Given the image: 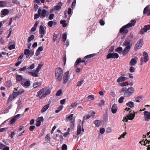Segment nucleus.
Segmentation results:
<instances>
[{"label":"nucleus","mask_w":150,"mask_h":150,"mask_svg":"<svg viewBox=\"0 0 150 150\" xmlns=\"http://www.w3.org/2000/svg\"><path fill=\"white\" fill-rule=\"evenodd\" d=\"M136 23V21L135 20H132L129 23L123 26L120 29V32L122 33L123 34H127L128 32V30L127 29L134 26Z\"/></svg>","instance_id":"nucleus-1"},{"label":"nucleus","mask_w":150,"mask_h":150,"mask_svg":"<svg viewBox=\"0 0 150 150\" xmlns=\"http://www.w3.org/2000/svg\"><path fill=\"white\" fill-rule=\"evenodd\" d=\"M51 91L49 88H43L40 90L38 92V96L40 98L45 97L47 95L49 94Z\"/></svg>","instance_id":"nucleus-2"},{"label":"nucleus","mask_w":150,"mask_h":150,"mask_svg":"<svg viewBox=\"0 0 150 150\" xmlns=\"http://www.w3.org/2000/svg\"><path fill=\"white\" fill-rule=\"evenodd\" d=\"M55 73V78L58 81H60L62 79L63 74L62 69L60 68H58L56 69Z\"/></svg>","instance_id":"nucleus-3"},{"label":"nucleus","mask_w":150,"mask_h":150,"mask_svg":"<svg viewBox=\"0 0 150 150\" xmlns=\"http://www.w3.org/2000/svg\"><path fill=\"white\" fill-rule=\"evenodd\" d=\"M28 49H25L24 50V54L26 56V57L28 58L29 56L32 57L34 54V51L30 47Z\"/></svg>","instance_id":"nucleus-4"},{"label":"nucleus","mask_w":150,"mask_h":150,"mask_svg":"<svg viewBox=\"0 0 150 150\" xmlns=\"http://www.w3.org/2000/svg\"><path fill=\"white\" fill-rule=\"evenodd\" d=\"M143 56L144 57H142L140 59L141 65H142L144 62H146L149 59V56L147 52H143Z\"/></svg>","instance_id":"nucleus-5"},{"label":"nucleus","mask_w":150,"mask_h":150,"mask_svg":"<svg viewBox=\"0 0 150 150\" xmlns=\"http://www.w3.org/2000/svg\"><path fill=\"white\" fill-rule=\"evenodd\" d=\"M134 89L132 87H130L128 88L126 91L124 93H123L125 96L128 97L131 96L134 93Z\"/></svg>","instance_id":"nucleus-6"},{"label":"nucleus","mask_w":150,"mask_h":150,"mask_svg":"<svg viewBox=\"0 0 150 150\" xmlns=\"http://www.w3.org/2000/svg\"><path fill=\"white\" fill-rule=\"evenodd\" d=\"M45 27H44L42 25H40L39 30V33L40 34V37L41 38H43V36L46 34V31Z\"/></svg>","instance_id":"nucleus-7"},{"label":"nucleus","mask_w":150,"mask_h":150,"mask_svg":"<svg viewBox=\"0 0 150 150\" xmlns=\"http://www.w3.org/2000/svg\"><path fill=\"white\" fill-rule=\"evenodd\" d=\"M30 84V81L29 80H24L22 81L21 83V85L25 88H29Z\"/></svg>","instance_id":"nucleus-8"},{"label":"nucleus","mask_w":150,"mask_h":150,"mask_svg":"<svg viewBox=\"0 0 150 150\" xmlns=\"http://www.w3.org/2000/svg\"><path fill=\"white\" fill-rule=\"evenodd\" d=\"M144 118L145 121L148 122L150 120V112L145 111L143 112Z\"/></svg>","instance_id":"nucleus-9"},{"label":"nucleus","mask_w":150,"mask_h":150,"mask_svg":"<svg viewBox=\"0 0 150 150\" xmlns=\"http://www.w3.org/2000/svg\"><path fill=\"white\" fill-rule=\"evenodd\" d=\"M87 61H85L83 59H81V58H79L77 59L74 65V67L75 68L77 67V65L81 62L84 63L85 65H86Z\"/></svg>","instance_id":"nucleus-10"},{"label":"nucleus","mask_w":150,"mask_h":150,"mask_svg":"<svg viewBox=\"0 0 150 150\" xmlns=\"http://www.w3.org/2000/svg\"><path fill=\"white\" fill-rule=\"evenodd\" d=\"M49 14V12L45 9L41 10L40 14V17L41 18H44L46 16H48Z\"/></svg>","instance_id":"nucleus-11"},{"label":"nucleus","mask_w":150,"mask_h":150,"mask_svg":"<svg viewBox=\"0 0 150 150\" xmlns=\"http://www.w3.org/2000/svg\"><path fill=\"white\" fill-rule=\"evenodd\" d=\"M119 57V55L117 53H109L107 56V58L108 59L113 58H117Z\"/></svg>","instance_id":"nucleus-12"},{"label":"nucleus","mask_w":150,"mask_h":150,"mask_svg":"<svg viewBox=\"0 0 150 150\" xmlns=\"http://www.w3.org/2000/svg\"><path fill=\"white\" fill-rule=\"evenodd\" d=\"M69 71H67V72L64 73V75L63 77V83L65 84L68 81V78H69Z\"/></svg>","instance_id":"nucleus-13"},{"label":"nucleus","mask_w":150,"mask_h":150,"mask_svg":"<svg viewBox=\"0 0 150 150\" xmlns=\"http://www.w3.org/2000/svg\"><path fill=\"white\" fill-rule=\"evenodd\" d=\"M74 114H71L67 117V121H70L71 123H74L75 119V117L73 116Z\"/></svg>","instance_id":"nucleus-14"},{"label":"nucleus","mask_w":150,"mask_h":150,"mask_svg":"<svg viewBox=\"0 0 150 150\" xmlns=\"http://www.w3.org/2000/svg\"><path fill=\"white\" fill-rule=\"evenodd\" d=\"M139 143L141 144H144V145H146L147 147H150V140H148L147 139L144 140L143 139L142 141L139 142Z\"/></svg>","instance_id":"nucleus-15"},{"label":"nucleus","mask_w":150,"mask_h":150,"mask_svg":"<svg viewBox=\"0 0 150 150\" xmlns=\"http://www.w3.org/2000/svg\"><path fill=\"white\" fill-rule=\"evenodd\" d=\"M16 104L17 105V106L16 111V112H18L23 106V104L21 101L18 100Z\"/></svg>","instance_id":"nucleus-16"},{"label":"nucleus","mask_w":150,"mask_h":150,"mask_svg":"<svg viewBox=\"0 0 150 150\" xmlns=\"http://www.w3.org/2000/svg\"><path fill=\"white\" fill-rule=\"evenodd\" d=\"M123 46L125 47H131L132 46V44L131 43L130 41L128 40V38H127L125 41Z\"/></svg>","instance_id":"nucleus-17"},{"label":"nucleus","mask_w":150,"mask_h":150,"mask_svg":"<svg viewBox=\"0 0 150 150\" xmlns=\"http://www.w3.org/2000/svg\"><path fill=\"white\" fill-rule=\"evenodd\" d=\"M95 113L94 112L92 111V115H84L83 117V122L85 120L89 119L91 117H93L94 116L93 115H94Z\"/></svg>","instance_id":"nucleus-18"},{"label":"nucleus","mask_w":150,"mask_h":150,"mask_svg":"<svg viewBox=\"0 0 150 150\" xmlns=\"http://www.w3.org/2000/svg\"><path fill=\"white\" fill-rule=\"evenodd\" d=\"M135 116V114L131 113V111H130L129 113L126 115L127 118L130 120H132Z\"/></svg>","instance_id":"nucleus-19"},{"label":"nucleus","mask_w":150,"mask_h":150,"mask_svg":"<svg viewBox=\"0 0 150 150\" xmlns=\"http://www.w3.org/2000/svg\"><path fill=\"white\" fill-rule=\"evenodd\" d=\"M9 13V11L7 9H5L1 12V17H3L4 16L7 15Z\"/></svg>","instance_id":"nucleus-20"},{"label":"nucleus","mask_w":150,"mask_h":150,"mask_svg":"<svg viewBox=\"0 0 150 150\" xmlns=\"http://www.w3.org/2000/svg\"><path fill=\"white\" fill-rule=\"evenodd\" d=\"M50 107V104H47L45 105L42 108L41 112V113H43L46 111Z\"/></svg>","instance_id":"nucleus-21"},{"label":"nucleus","mask_w":150,"mask_h":150,"mask_svg":"<svg viewBox=\"0 0 150 150\" xmlns=\"http://www.w3.org/2000/svg\"><path fill=\"white\" fill-rule=\"evenodd\" d=\"M111 110L113 113H115L117 111V107L115 104H114L112 105L111 108Z\"/></svg>","instance_id":"nucleus-22"},{"label":"nucleus","mask_w":150,"mask_h":150,"mask_svg":"<svg viewBox=\"0 0 150 150\" xmlns=\"http://www.w3.org/2000/svg\"><path fill=\"white\" fill-rule=\"evenodd\" d=\"M16 79L17 81H21L22 80H24L23 77L21 75H16Z\"/></svg>","instance_id":"nucleus-23"},{"label":"nucleus","mask_w":150,"mask_h":150,"mask_svg":"<svg viewBox=\"0 0 150 150\" xmlns=\"http://www.w3.org/2000/svg\"><path fill=\"white\" fill-rule=\"evenodd\" d=\"M143 45V41L142 40L138 41L135 45V47H142Z\"/></svg>","instance_id":"nucleus-24"},{"label":"nucleus","mask_w":150,"mask_h":150,"mask_svg":"<svg viewBox=\"0 0 150 150\" xmlns=\"http://www.w3.org/2000/svg\"><path fill=\"white\" fill-rule=\"evenodd\" d=\"M7 5L6 1H0V7H6Z\"/></svg>","instance_id":"nucleus-25"},{"label":"nucleus","mask_w":150,"mask_h":150,"mask_svg":"<svg viewBox=\"0 0 150 150\" xmlns=\"http://www.w3.org/2000/svg\"><path fill=\"white\" fill-rule=\"evenodd\" d=\"M126 79V77L123 76H121L119 77L117 80V82L118 83H120L124 81Z\"/></svg>","instance_id":"nucleus-26"},{"label":"nucleus","mask_w":150,"mask_h":150,"mask_svg":"<svg viewBox=\"0 0 150 150\" xmlns=\"http://www.w3.org/2000/svg\"><path fill=\"white\" fill-rule=\"evenodd\" d=\"M41 11V9L39 8L38 11V14H35L34 15V19H36L38 18L40 16V13Z\"/></svg>","instance_id":"nucleus-27"},{"label":"nucleus","mask_w":150,"mask_h":150,"mask_svg":"<svg viewBox=\"0 0 150 150\" xmlns=\"http://www.w3.org/2000/svg\"><path fill=\"white\" fill-rule=\"evenodd\" d=\"M42 83L41 82H35L33 85V87L34 88H36L41 85Z\"/></svg>","instance_id":"nucleus-28"},{"label":"nucleus","mask_w":150,"mask_h":150,"mask_svg":"<svg viewBox=\"0 0 150 150\" xmlns=\"http://www.w3.org/2000/svg\"><path fill=\"white\" fill-rule=\"evenodd\" d=\"M43 50V47H38L37 50L36 52L35 53V54L36 56H38L40 54V52Z\"/></svg>","instance_id":"nucleus-29"},{"label":"nucleus","mask_w":150,"mask_h":150,"mask_svg":"<svg viewBox=\"0 0 150 150\" xmlns=\"http://www.w3.org/2000/svg\"><path fill=\"white\" fill-rule=\"evenodd\" d=\"M94 123L96 126L98 127L101 124V121L100 120H96L94 121Z\"/></svg>","instance_id":"nucleus-30"},{"label":"nucleus","mask_w":150,"mask_h":150,"mask_svg":"<svg viewBox=\"0 0 150 150\" xmlns=\"http://www.w3.org/2000/svg\"><path fill=\"white\" fill-rule=\"evenodd\" d=\"M82 124L81 125H78L77 128V134L78 135H79L81 133V126H82Z\"/></svg>","instance_id":"nucleus-31"},{"label":"nucleus","mask_w":150,"mask_h":150,"mask_svg":"<svg viewBox=\"0 0 150 150\" xmlns=\"http://www.w3.org/2000/svg\"><path fill=\"white\" fill-rule=\"evenodd\" d=\"M79 102H78V101H76L75 103H72L69 107V108L70 109H71L76 106L78 104H79Z\"/></svg>","instance_id":"nucleus-32"},{"label":"nucleus","mask_w":150,"mask_h":150,"mask_svg":"<svg viewBox=\"0 0 150 150\" xmlns=\"http://www.w3.org/2000/svg\"><path fill=\"white\" fill-rule=\"evenodd\" d=\"M62 4L61 3H59L57 5L54 6V9L56 10L60 9L61 8Z\"/></svg>","instance_id":"nucleus-33"},{"label":"nucleus","mask_w":150,"mask_h":150,"mask_svg":"<svg viewBox=\"0 0 150 150\" xmlns=\"http://www.w3.org/2000/svg\"><path fill=\"white\" fill-rule=\"evenodd\" d=\"M126 105L128 107L132 108L134 107V103L132 101H130L127 103Z\"/></svg>","instance_id":"nucleus-34"},{"label":"nucleus","mask_w":150,"mask_h":150,"mask_svg":"<svg viewBox=\"0 0 150 150\" xmlns=\"http://www.w3.org/2000/svg\"><path fill=\"white\" fill-rule=\"evenodd\" d=\"M37 72H30L28 73V74H30L32 76L35 77H38L39 76L38 74L37 73Z\"/></svg>","instance_id":"nucleus-35"},{"label":"nucleus","mask_w":150,"mask_h":150,"mask_svg":"<svg viewBox=\"0 0 150 150\" xmlns=\"http://www.w3.org/2000/svg\"><path fill=\"white\" fill-rule=\"evenodd\" d=\"M96 55V54H89L85 56L84 58L86 60L88 58H90L95 56Z\"/></svg>","instance_id":"nucleus-36"},{"label":"nucleus","mask_w":150,"mask_h":150,"mask_svg":"<svg viewBox=\"0 0 150 150\" xmlns=\"http://www.w3.org/2000/svg\"><path fill=\"white\" fill-rule=\"evenodd\" d=\"M15 98L13 96V95H11L9 96L8 98V99L7 102L8 103H10L11 101H12Z\"/></svg>","instance_id":"nucleus-37"},{"label":"nucleus","mask_w":150,"mask_h":150,"mask_svg":"<svg viewBox=\"0 0 150 150\" xmlns=\"http://www.w3.org/2000/svg\"><path fill=\"white\" fill-rule=\"evenodd\" d=\"M137 61L134 59H132L130 62V64L133 66L135 65Z\"/></svg>","instance_id":"nucleus-38"},{"label":"nucleus","mask_w":150,"mask_h":150,"mask_svg":"<svg viewBox=\"0 0 150 150\" xmlns=\"http://www.w3.org/2000/svg\"><path fill=\"white\" fill-rule=\"evenodd\" d=\"M130 47H125L123 50V54L124 55L126 54L129 50Z\"/></svg>","instance_id":"nucleus-39"},{"label":"nucleus","mask_w":150,"mask_h":150,"mask_svg":"<svg viewBox=\"0 0 150 150\" xmlns=\"http://www.w3.org/2000/svg\"><path fill=\"white\" fill-rule=\"evenodd\" d=\"M42 66V64H39L38 65V67L35 70V72H38Z\"/></svg>","instance_id":"nucleus-40"},{"label":"nucleus","mask_w":150,"mask_h":150,"mask_svg":"<svg viewBox=\"0 0 150 150\" xmlns=\"http://www.w3.org/2000/svg\"><path fill=\"white\" fill-rule=\"evenodd\" d=\"M115 51L118 52L119 53H123V50L122 47H117V48L115 50Z\"/></svg>","instance_id":"nucleus-41"},{"label":"nucleus","mask_w":150,"mask_h":150,"mask_svg":"<svg viewBox=\"0 0 150 150\" xmlns=\"http://www.w3.org/2000/svg\"><path fill=\"white\" fill-rule=\"evenodd\" d=\"M147 31H146V29L144 28V27L142 28L141 30H140L139 33L140 34L142 35L143 34H144L145 32H146Z\"/></svg>","instance_id":"nucleus-42"},{"label":"nucleus","mask_w":150,"mask_h":150,"mask_svg":"<svg viewBox=\"0 0 150 150\" xmlns=\"http://www.w3.org/2000/svg\"><path fill=\"white\" fill-rule=\"evenodd\" d=\"M60 23L62 25V26L63 27H66L67 26V24L66 23V21L65 20L61 21Z\"/></svg>","instance_id":"nucleus-43"},{"label":"nucleus","mask_w":150,"mask_h":150,"mask_svg":"<svg viewBox=\"0 0 150 150\" xmlns=\"http://www.w3.org/2000/svg\"><path fill=\"white\" fill-rule=\"evenodd\" d=\"M67 33H64L62 35V41H65L67 39Z\"/></svg>","instance_id":"nucleus-44"},{"label":"nucleus","mask_w":150,"mask_h":150,"mask_svg":"<svg viewBox=\"0 0 150 150\" xmlns=\"http://www.w3.org/2000/svg\"><path fill=\"white\" fill-rule=\"evenodd\" d=\"M5 85L7 87H10L12 85L11 81H7L6 82Z\"/></svg>","instance_id":"nucleus-45"},{"label":"nucleus","mask_w":150,"mask_h":150,"mask_svg":"<svg viewBox=\"0 0 150 150\" xmlns=\"http://www.w3.org/2000/svg\"><path fill=\"white\" fill-rule=\"evenodd\" d=\"M88 98L89 100H93L95 99L94 96L92 95L88 96Z\"/></svg>","instance_id":"nucleus-46"},{"label":"nucleus","mask_w":150,"mask_h":150,"mask_svg":"<svg viewBox=\"0 0 150 150\" xmlns=\"http://www.w3.org/2000/svg\"><path fill=\"white\" fill-rule=\"evenodd\" d=\"M34 38V36L33 35H31L28 39V42H30L32 41V40H33Z\"/></svg>","instance_id":"nucleus-47"},{"label":"nucleus","mask_w":150,"mask_h":150,"mask_svg":"<svg viewBox=\"0 0 150 150\" xmlns=\"http://www.w3.org/2000/svg\"><path fill=\"white\" fill-rule=\"evenodd\" d=\"M83 69V66H80V67L77 68L76 70V72L77 73H79L80 71L82 70Z\"/></svg>","instance_id":"nucleus-48"},{"label":"nucleus","mask_w":150,"mask_h":150,"mask_svg":"<svg viewBox=\"0 0 150 150\" xmlns=\"http://www.w3.org/2000/svg\"><path fill=\"white\" fill-rule=\"evenodd\" d=\"M149 6H146L144 8L143 13L144 14L146 13L148 11Z\"/></svg>","instance_id":"nucleus-49"},{"label":"nucleus","mask_w":150,"mask_h":150,"mask_svg":"<svg viewBox=\"0 0 150 150\" xmlns=\"http://www.w3.org/2000/svg\"><path fill=\"white\" fill-rule=\"evenodd\" d=\"M127 134V133L126 132H124L122 134H121L120 137H119L118 138V139H120L121 138H124L126 134Z\"/></svg>","instance_id":"nucleus-50"},{"label":"nucleus","mask_w":150,"mask_h":150,"mask_svg":"<svg viewBox=\"0 0 150 150\" xmlns=\"http://www.w3.org/2000/svg\"><path fill=\"white\" fill-rule=\"evenodd\" d=\"M16 120L15 119V118L13 117L11 120L10 124L11 125L13 124L14 122H15Z\"/></svg>","instance_id":"nucleus-51"},{"label":"nucleus","mask_w":150,"mask_h":150,"mask_svg":"<svg viewBox=\"0 0 150 150\" xmlns=\"http://www.w3.org/2000/svg\"><path fill=\"white\" fill-rule=\"evenodd\" d=\"M84 81L83 80H81V81H79L77 84V86H81L82 84L84 82Z\"/></svg>","instance_id":"nucleus-52"},{"label":"nucleus","mask_w":150,"mask_h":150,"mask_svg":"<svg viewBox=\"0 0 150 150\" xmlns=\"http://www.w3.org/2000/svg\"><path fill=\"white\" fill-rule=\"evenodd\" d=\"M62 93V90L61 89L58 90L56 94V95L57 96H59Z\"/></svg>","instance_id":"nucleus-53"},{"label":"nucleus","mask_w":150,"mask_h":150,"mask_svg":"<svg viewBox=\"0 0 150 150\" xmlns=\"http://www.w3.org/2000/svg\"><path fill=\"white\" fill-rule=\"evenodd\" d=\"M35 65L34 64H32L27 69H32L34 68Z\"/></svg>","instance_id":"nucleus-54"},{"label":"nucleus","mask_w":150,"mask_h":150,"mask_svg":"<svg viewBox=\"0 0 150 150\" xmlns=\"http://www.w3.org/2000/svg\"><path fill=\"white\" fill-rule=\"evenodd\" d=\"M67 146L65 144H64L62 146V150H67Z\"/></svg>","instance_id":"nucleus-55"},{"label":"nucleus","mask_w":150,"mask_h":150,"mask_svg":"<svg viewBox=\"0 0 150 150\" xmlns=\"http://www.w3.org/2000/svg\"><path fill=\"white\" fill-rule=\"evenodd\" d=\"M53 22L52 21H50L48 22V25L50 27H52L53 25Z\"/></svg>","instance_id":"nucleus-56"},{"label":"nucleus","mask_w":150,"mask_h":150,"mask_svg":"<svg viewBox=\"0 0 150 150\" xmlns=\"http://www.w3.org/2000/svg\"><path fill=\"white\" fill-rule=\"evenodd\" d=\"M144 28L146 29V31H147L148 30H150V25H145L144 26Z\"/></svg>","instance_id":"nucleus-57"},{"label":"nucleus","mask_w":150,"mask_h":150,"mask_svg":"<svg viewBox=\"0 0 150 150\" xmlns=\"http://www.w3.org/2000/svg\"><path fill=\"white\" fill-rule=\"evenodd\" d=\"M124 97L123 96L121 97L119 99L118 102L120 103H122L124 99Z\"/></svg>","instance_id":"nucleus-58"},{"label":"nucleus","mask_w":150,"mask_h":150,"mask_svg":"<svg viewBox=\"0 0 150 150\" xmlns=\"http://www.w3.org/2000/svg\"><path fill=\"white\" fill-rule=\"evenodd\" d=\"M63 135L64 137H68L69 135V132H66L64 133Z\"/></svg>","instance_id":"nucleus-59"},{"label":"nucleus","mask_w":150,"mask_h":150,"mask_svg":"<svg viewBox=\"0 0 150 150\" xmlns=\"http://www.w3.org/2000/svg\"><path fill=\"white\" fill-rule=\"evenodd\" d=\"M54 14H50V15H49V18L50 20H52L53 18H54Z\"/></svg>","instance_id":"nucleus-60"},{"label":"nucleus","mask_w":150,"mask_h":150,"mask_svg":"<svg viewBox=\"0 0 150 150\" xmlns=\"http://www.w3.org/2000/svg\"><path fill=\"white\" fill-rule=\"evenodd\" d=\"M12 95H13V96H14V97L15 98L17 96L19 95L18 94V91L17 92H13V93Z\"/></svg>","instance_id":"nucleus-61"},{"label":"nucleus","mask_w":150,"mask_h":150,"mask_svg":"<svg viewBox=\"0 0 150 150\" xmlns=\"http://www.w3.org/2000/svg\"><path fill=\"white\" fill-rule=\"evenodd\" d=\"M105 102V101L104 100H101L100 102L99 105L100 106H101L102 105H103Z\"/></svg>","instance_id":"nucleus-62"},{"label":"nucleus","mask_w":150,"mask_h":150,"mask_svg":"<svg viewBox=\"0 0 150 150\" xmlns=\"http://www.w3.org/2000/svg\"><path fill=\"white\" fill-rule=\"evenodd\" d=\"M105 132V129L104 128H101L100 129V133L102 134H103Z\"/></svg>","instance_id":"nucleus-63"},{"label":"nucleus","mask_w":150,"mask_h":150,"mask_svg":"<svg viewBox=\"0 0 150 150\" xmlns=\"http://www.w3.org/2000/svg\"><path fill=\"white\" fill-rule=\"evenodd\" d=\"M6 147L5 145L2 144L0 143V149H3Z\"/></svg>","instance_id":"nucleus-64"}]
</instances>
